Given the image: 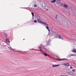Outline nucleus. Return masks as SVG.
I'll return each instance as SVG.
<instances>
[{
  "label": "nucleus",
  "mask_w": 76,
  "mask_h": 76,
  "mask_svg": "<svg viewBox=\"0 0 76 76\" xmlns=\"http://www.w3.org/2000/svg\"><path fill=\"white\" fill-rule=\"evenodd\" d=\"M51 34H52V35L53 36V35H54L56 37H57V36H58L59 38V39H63V37H61V36L59 35L58 34H56V32H54V31H52V32L51 33Z\"/></svg>",
  "instance_id": "f257e3e1"
},
{
  "label": "nucleus",
  "mask_w": 76,
  "mask_h": 76,
  "mask_svg": "<svg viewBox=\"0 0 76 76\" xmlns=\"http://www.w3.org/2000/svg\"><path fill=\"white\" fill-rule=\"evenodd\" d=\"M42 45L40 44V47H38V48L40 49V51L41 52V53H43L44 52V51L42 50V48H44V49H45V46H42Z\"/></svg>",
  "instance_id": "f03ea898"
},
{
  "label": "nucleus",
  "mask_w": 76,
  "mask_h": 76,
  "mask_svg": "<svg viewBox=\"0 0 76 76\" xmlns=\"http://www.w3.org/2000/svg\"><path fill=\"white\" fill-rule=\"evenodd\" d=\"M37 21L38 23H41V24H42V22H42V20H41L39 18H37Z\"/></svg>",
  "instance_id": "7ed1b4c3"
},
{
  "label": "nucleus",
  "mask_w": 76,
  "mask_h": 76,
  "mask_svg": "<svg viewBox=\"0 0 76 76\" xmlns=\"http://www.w3.org/2000/svg\"><path fill=\"white\" fill-rule=\"evenodd\" d=\"M72 57H76V54H69L68 57H72Z\"/></svg>",
  "instance_id": "20e7f679"
},
{
  "label": "nucleus",
  "mask_w": 76,
  "mask_h": 76,
  "mask_svg": "<svg viewBox=\"0 0 76 76\" xmlns=\"http://www.w3.org/2000/svg\"><path fill=\"white\" fill-rule=\"evenodd\" d=\"M45 8L46 9V11H48V10H50V7H45Z\"/></svg>",
  "instance_id": "39448f33"
},
{
  "label": "nucleus",
  "mask_w": 76,
  "mask_h": 76,
  "mask_svg": "<svg viewBox=\"0 0 76 76\" xmlns=\"http://www.w3.org/2000/svg\"><path fill=\"white\" fill-rule=\"evenodd\" d=\"M51 40L50 39L48 40V41H47L46 42L47 45H50V43H51Z\"/></svg>",
  "instance_id": "423d86ee"
},
{
  "label": "nucleus",
  "mask_w": 76,
  "mask_h": 76,
  "mask_svg": "<svg viewBox=\"0 0 76 76\" xmlns=\"http://www.w3.org/2000/svg\"><path fill=\"white\" fill-rule=\"evenodd\" d=\"M42 24H43L44 25H45L46 26H48V24L46 23H45V22H42Z\"/></svg>",
  "instance_id": "0eeeda50"
},
{
  "label": "nucleus",
  "mask_w": 76,
  "mask_h": 76,
  "mask_svg": "<svg viewBox=\"0 0 76 76\" xmlns=\"http://www.w3.org/2000/svg\"><path fill=\"white\" fill-rule=\"evenodd\" d=\"M60 64L58 65H53L52 67H58V66H60Z\"/></svg>",
  "instance_id": "6e6552de"
},
{
  "label": "nucleus",
  "mask_w": 76,
  "mask_h": 76,
  "mask_svg": "<svg viewBox=\"0 0 76 76\" xmlns=\"http://www.w3.org/2000/svg\"><path fill=\"white\" fill-rule=\"evenodd\" d=\"M63 6L65 8V9L68 7V6H67V4H64Z\"/></svg>",
  "instance_id": "1a4fd4ad"
},
{
  "label": "nucleus",
  "mask_w": 76,
  "mask_h": 76,
  "mask_svg": "<svg viewBox=\"0 0 76 76\" xmlns=\"http://www.w3.org/2000/svg\"><path fill=\"white\" fill-rule=\"evenodd\" d=\"M63 22L65 23V25H67V20H65V21H63Z\"/></svg>",
  "instance_id": "9d476101"
},
{
  "label": "nucleus",
  "mask_w": 76,
  "mask_h": 76,
  "mask_svg": "<svg viewBox=\"0 0 76 76\" xmlns=\"http://www.w3.org/2000/svg\"><path fill=\"white\" fill-rule=\"evenodd\" d=\"M68 75H73V73L72 72H68Z\"/></svg>",
  "instance_id": "9b49d317"
},
{
  "label": "nucleus",
  "mask_w": 76,
  "mask_h": 76,
  "mask_svg": "<svg viewBox=\"0 0 76 76\" xmlns=\"http://www.w3.org/2000/svg\"><path fill=\"white\" fill-rule=\"evenodd\" d=\"M6 41L7 42H9V44H10V42H9V39H6Z\"/></svg>",
  "instance_id": "f8f14e48"
},
{
  "label": "nucleus",
  "mask_w": 76,
  "mask_h": 76,
  "mask_svg": "<svg viewBox=\"0 0 76 76\" xmlns=\"http://www.w3.org/2000/svg\"><path fill=\"white\" fill-rule=\"evenodd\" d=\"M60 0H58L57 2V4L58 5L60 4Z\"/></svg>",
  "instance_id": "ddd939ff"
},
{
  "label": "nucleus",
  "mask_w": 76,
  "mask_h": 76,
  "mask_svg": "<svg viewBox=\"0 0 76 76\" xmlns=\"http://www.w3.org/2000/svg\"><path fill=\"white\" fill-rule=\"evenodd\" d=\"M56 0H53L52 1H51L50 2L52 3H55V2H56Z\"/></svg>",
  "instance_id": "4468645a"
},
{
  "label": "nucleus",
  "mask_w": 76,
  "mask_h": 76,
  "mask_svg": "<svg viewBox=\"0 0 76 76\" xmlns=\"http://www.w3.org/2000/svg\"><path fill=\"white\" fill-rule=\"evenodd\" d=\"M46 29H47L48 30L49 32H50V30L49 29V28H48V26H47L46 27Z\"/></svg>",
  "instance_id": "2eb2a0df"
},
{
  "label": "nucleus",
  "mask_w": 76,
  "mask_h": 76,
  "mask_svg": "<svg viewBox=\"0 0 76 76\" xmlns=\"http://www.w3.org/2000/svg\"><path fill=\"white\" fill-rule=\"evenodd\" d=\"M72 52L73 53H76V49H73L72 50Z\"/></svg>",
  "instance_id": "dca6fc26"
},
{
  "label": "nucleus",
  "mask_w": 76,
  "mask_h": 76,
  "mask_svg": "<svg viewBox=\"0 0 76 76\" xmlns=\"http://www.w3.org/2000/svg\"><path fill=\"white\" fill-rule=\"evenodd\" d=\"M65 60V59H58V61H61L62 60Z\"/></svg>",
  "instance_id": "f3484780"
},
{
  "label": "nucleus",
  "mask_w": 76,
  "mask_h": 76,
  "mask_svg": "<svg viewBox=\"0 0 76 76\" xmlns=\"http://www.w3.org/2000/svg\"><path fill=\"white\" fill-rule=\"evenodd\" d=\"M66 65H66V66H70V65H69V63L68 62L66 63Z\"/></svg>",
  "instance_id": "a211bd4d"
},
{
  "label": "nucleus",
  "mask_w": 76,
  "mask_h": 76,
  "mask_svg": "<svg viewBox=\"0 0 76 76\" xmlns=\"http://www.w3.org/2000/svg\"><path fill=\"white\" fill-rule=\"evenodd\" d=\"M31 13L32 15V17H34V12H31Z\"/></svg>",
  "instance_id": "6ab92c4d"
},
{
  "label": "nucleus",
  "mask_w": 76,
  "mask_h": 76,
  "mask_svg": "<svg viewBox=\"0 0 76 76\" xmlns=\"http://www.w3.org/2000/svg\"><path fill=\"white\" fill-rule=\"evenodd\" d=\"M64 66H67V63H64Z\"/></svg>",
  "instance_id": "aec40b11"
},
{
  "label": "nucleus",
  "mask_w": 76,
  "mask_h": 76,
  "mask_svg": "<svg viewBox=\"0 0 76 76\" xmlns=\"http://www.w3.org/2000/svg\"><path fill=\"white\" fill-rule=\"evenodd\" d=\"M34 23H37V20H34Z\"/></svg>",
  "instance_id": "412c9836"
},
{
  "label": "nucleus",
  "mask_w": 76,
  "mask_h": 76,
  "mask_svg": "<svg viewBox=\"0 0 76 76\" xmlns=\"http://www.w3.org/2000/svg\"><path fill=\"white\" fill-rule=\"evenodd\" d=\"M71 9L72 10V11L73 10H74V8L73 7L71 8Z\"/></svg>",
  "instance_id": "4be33fe9"
},
{
  "label": "nucleus",
  "mask_w": 76,
  "mask_h": 76,
  "mask_svg": "<svg viewBox=\"0 0 76 76\" xmlns=\"http://www.w3.org/2000/svg\"><path fill=\"white\" fill-rule=\"evenodd\" d=\"M43 54L45 56H47V54L44 53H43Z\"/></svg>",
  "instance_id": "5701e85b"
},
{
  "label": "nucleus",
  "mask_w": 76,
  "mask_h": 76,
  "mask_svg": "<svg viewBox=\"0 0 76 76\" xmlns=\"http://www.w3.org/2000/svg\"><path fill=\"white\" fill-rule=\"evenodd\" d=\"M57 15H56V17L55 18L56 19H57Z\"/></svg>",
  "instance_id": "b1692460"
},
{
  "label": "nucleus",
  "mask_w": 76,
  "mask_h": 76,
  "mask_svg": "<svg viewBox=\"0 0 76 76\" xmlns=\"http://www.w3.org/2000/svg\"><path fill=\"white\" fill-rule=\"evenodd\" d=\"M72 72H75V70H72Z\"/></svg>",
  "instance_id": "393cba45"
},
{
  "label": "nucleus",
  "mask_w": 76,
  "mask_h": 76,
  "mask_svg": "<svg viewBox=\"0 0 76 76\" xmlns=\"http://www.w3.org/2000/svg\"><path fill=\"white\" fill-rule=\"evenodd\" d=\"M34 7H37V5L36 4H34Z\"/></svg>",
  "instance_id": "a878e982"
},
{
  "label": "nucleus",
  "mask_w": 76,
  "mask_h": 76,
  "mask_svg": "<svg viewBox=\"0 0 76 76\" xmlns=\"http://www.w3.org/2000/svg\"><path fill=\"white\" fill-rule=\"evenodd\" d=\"M10 48H11L12 50H14V51H15V50H14L13 49H12V47H10Z\"/></svg>",
  "instance_id": "bb28decb"
},
{
  "label": "nucleus",
  "mask_w": 76,
  "mask_h": 76,
  "mask_svg": "<svg viewBox=\"0 0 76 76\" xmlns=\"http://www.w3.org/2000/svg\"><path fill=\"white\" fill-rule=\"evenodd\" d=\"M72 68H73V67H72V66H70V68H71V69H72Z\"/></svg>",
  "instance_id": "cd10ccee"
},
{
  "label": "nucleus",
  "mask_w": 76,
  "mask_h": 76,
  "mask_svg": "<svg viewBox=\"0 0 76 76\" xmlns=\"http://www.w3.org/2000/svg\"><path fill=\"white\" fill-rule=\"evenodd\" d=\"M58 20H60V19H58Z\"/></svg>",
  "instance_id": "c85d7f7f"
},
{
  "label": "nucleus",
  "mask_w": 76,
  "mask_h": 76,
  "mask_svg": "<svg viewBox=\"0 0 76 76\" xmlns=\"http://www.w3.org/2000/svg\"><path fill=\"white\" fill-rule=\"evenodd\" d=\"M24 39H23V40H24Z\"/></svg>",
  "instance_id": "c756f323"
}]
</instances>
